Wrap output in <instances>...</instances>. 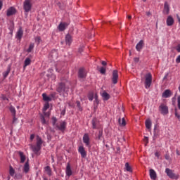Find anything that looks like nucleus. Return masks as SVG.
<instances>
[{
  "label": "nucleus",
  "mask_w": 180,
  "mask_h": 180,
  "mask_svg": "<svg viewBox=\"0 0 180 180\" xmlns=\"http://www.w3.org/2000/svg\"><path fill=\"white\" fill-rule=\"evenodd\" d=\"M36 145H30V147L32 150V151L34 153V154H39V151L41 150V146L43 145V139H41V137H40L39 135L36 137Z\"/></svg>",
  "instance_id": "obj_1"
},
{
  "label": "nucleus",
  "mask_w": 180,
  "mask_h": 180,
  "mask_svg": "<svg viewBox=\"0 0 180 180\" xmlns=\"http://www.w3.org/2000/svg\"><path fill=\"white\" fill-rule=\"evenodd\" d=\"M151 84H153V75L151 73H147L144 77V85L146 89H148L150 86H151Z\"/></svg>",
  "instance_id": "obj_2"
},
{
  "label": "nucleus",
  "mask_w": 180,
  "mask_h": 180,
  "mask_svg": "<svg viewBox=\"0 0 180 180\" xmlns=\"http://www.w3.org/2000/svg\"><path fill=\"white\" fill-rule=\"evenodd\" d=\"M165 172L170 179H178L179 178V174H176L174 173V171L169 168H166Z\"/></svg>",
  "instance_id": "obj_3"
},
{
  "label": "nucleus",
  "mask_w": 180,
  "mask_h": 180,
  "mask_svg": "<svg viewBox=\"0 0 180 180\" xmlns=\"http://www.w3.org/2000/svg\"><path fill=\"white\" fill-rule=\"evenodd\" d=\"M23 8L26 13L30 12L32 11V1L25 0L23 3Z\"/></svg>",
  "instance_id": "obj_4"
},
{
  "label": "nucleus",
  "mask_w": 180,
  "mask_h": 180,
  "mask_svg": "<svg viewBox=\"0 0 180 180\" xmlns=\"http://www.w3.org/2000/svg\"><path fill=\"white\" fill-rule=\"evenodd\" d=\"M118 80H119V73H118L117 70H113L112 76V84H114V85H116V84H117Z\"/></svg>",
  "instance_id": "obj_5"
},
{
  "label": "nucleus",
  "mask_w": 180,
  "mask_h": 180,
  "mask_svg": "<svg viewBox=\"0 0 180 180\" xmlns=\"http://www.w3.org/2000/svg\"><path fill=\"white\" fill-rule=\"evenodd\" d=\"M159 110L162 115H168V106L164 103L159 106Z\"/></svg>",
  "instance_id": "obj_6"
},
{
  "label": "nucleus",
  "mask_w": 180,
  "mask_h": 180,
  "mask_svg": "<svg viewBox=\"0 0 180 180\" xmlns=\"http://www.w3.org/2000/svg\"><path fill=\"white\" fill-rule=\"evenodd\" d=\"M58 130L64 133L65 131V129H67V122L65 121H62L57 125Z\"/></svg>",
  "instance_id": "obj_7"
},
{
  "label": "nucleus",
  "mask_w": 180,
  "mask_h": 180,
  "mask_svg": "<svg viewBox=\"0 0 180 180\" xmlns=\"http://www.w3.org/2000/svg\"><path fill=\"white\" fill-rule=\"evenodd\" d=\"M56 91L59 94L65 92V83H59L56 88Z\"/></svg>",
  "instance_id": "obj_8"
},
{
  "label": "nucleus",
  "mask_w": 180,
  "mask_h": 180,
  "mask_svg": "<svg viewBox=\"0 0 180 180\" xmlns=\"http://www.w3.org/2000/svg\"><path fill=\"white\" fill-rule=\"evenodd\" d=\"M78 151L81 155L82 158H85V157H86V151L85 150V148H84V146H79Z\"/></svg>",
  "instance_id": "obj_9"
},
{
  "label": "nucleus",
  "mask_w": 180,
  "mask_h": 180,
  "mask_svg": "<svg viewBox=\"0 0 180 180\" xmlns=\"http://www.w3.org/2000/svg\"><path fill=\"white\" fill-rule=\"evenodd\" d=\"M68 24L67 22H60L58 26V29L59 32H64V30L67 28Z\"/></svg>",
  "instance_id": "obj_10"
},
{
  "label": "nucleus",
  "mask_w": 180,
  "mask_h": 180,
  "mask_svg": "<svg viewBox=\"0 0 180 180\" xmlns=\"http://www.w3.org/2000/svg\"><path fill=\"white\" fill-rule=\"evenodd\" d=\"M78 76L79 78H85L86 77V70L84 68H80L78 72Z\"/></svg>",
  "instance_id": "obj_11"
},
{
  "label": "nucleus",
  "mask_w": 180,
  "mask_h": 180,
  "mask_svg": "<svg viewBox=\"0 0 180 180\" xmlns=\"http://www.w3.org/2000/svg\"><path fill=\"white\" fill-rule=\"evenodd\" d=\"M49 108H50V104L49 103H46L44 105L43 113H44V116H47V117H49V116H50V112H46L47 109H49Z\"/></svg>",
  "instance_id": "obj_12"
},
{
  "label": "nucleus",
  "mask_w": 180,
  "mask_h": 180,
  "mask_svg": "<svg viewBox=\"0 0 180 180\" xmlns=\"http://www.w3.org/2000/svg\"><path fill=\"white\" fill-rule=\"evenodd\" d=\"M15 37L16 39H18V40H20L22 37H23V30L22 29V27H20L18 30Z\"/></svg>",
  "instance_id": "obj_13"
},
{
  "label": "nucleus",
  "mask_w": 180,
  "mask_h": 180,
  "mask_svg": "<svg viewBox=\"0 0 180 180\" xmlns=\"http://www.w3.org/2000/svg\"><path fill=\"white\" fill-rule=\"evenodd\" d=\"M172 95V91L169 89H166L162 94V98H169Z\"/></svg>",
  "instance_id": "obj_14"
},
{
  "label": "nucleus",
  "mask_w": 180,
  "mask_h": 180,
  "mask_svg": "<svg viewBox=\"0 0 180 180\" xmlns=\"http://www.w3.org/2000/svg\"><path fill=\"white\" fill-rule=\"evenodd\" d=\"M101 96L103 99V101H109L110 99V95L106 92V91H103L101 93Z\"/></svg>",
  "instance_id": "obj_15"
},
{
  "label": "nucleus",
  "mask_w": 180,
  "mask_h": 180,
  "mask_svg": "<svg viewBox=\"0 0 180 180\" xmlns=\"http://www.w3.org/2000/svg\"><path fill=\"white\" fill-rule=\"evenodd\" d=\"M65 174L67 176H71L72 175V170L71 169V166L70 165V163L67 165Z\"/></svg>",
  "instance_id": "obj_16"
},
{
  "label": "nucleus",
  "mask_w": 180,
  "mask_h": 180,
  "mask_svg": "<svg viewBox=\"0 0 180 180\" xmlns=\"http://www.w3.org/2000/svg\"><path fill=\"white\" fill-rule=\"evenodd\" d=\"M149 174H150V179L153 180H155L157 179V173L155 172V171L153 169H150L149 170Z\"/></svg>",
  "instance_id": "obj_17"
},
{
  "label": "nucleus",
  "mask_w": 180,
  "mask_h": 180,
  "mask_svg": "<svg viewBox=\"0 0 180 180\" xmlns=\"http://www.w3.org/2000/svg\"><path fill=\"white\" fill-rule=\"evenodd\" d=\"M163 13L165 15H168L169 13V4H168V2L165 3Z\"/></svg>",
  "instance_id": "obj_18"
},
{
  "label": "nucleus",
  "mask_w": 180,
  "mask_h": 180,
  "mask_svg": "<svg viewBox=\"0 0 180 180\" xmlns=\"http://www.w3.org/2000/svg\"><path fill=\"white\" fill-rule=\"evenodd\" d=\"M16 13V9L13 7H11L7 11V16H12V15H15Z\"/></svg>",
  "instance_id": "obj_19"
},
{
  "label": "nucleus",
  "mask_w": 180,
  "mask_h": 180,
  "mask_svg": "<svg viewBox=\"0 0 180 180\" xmlns=\"http://www.w3.org/2000/svg\"><path fill=\"white\" fill-rule=\"evenodd\" d=\"M143 46H144V41L141 40L136 46V49L137 51H141V49H143Z\"/></svg>",
  "instance_id": "obj_20"
},
{
  "label": "nucleus",
  "mask_w": 180,
  "mask_h": 180,
  "mask_svg": "<svg viewBox=\"0 0 180 180\" xmlns=\"http://www.w3.org/2000/svg\"><path fill=\"white\" fill-rule=\"evenodd\" d=\"M83 143H84L86 146H89V135H88V134H84L83 136Z\"/></svg>",
  "instance_id": "obj_21"
},
{
  "label": "nucleus",
  "mask_w": 180,
  "mask_h": 180,
  "mask_svg": "<svg viewBox=\"0 0 180 180\" xmlns=\"http://www.w3.org/2000/svg\"><path fill=\"white\" fill-rule=\"evenodd\" d=\"M65 43L68 44V46H71V43H72V37L70 34H67L65 37Z\"/></svg>",
  "instance_id": "obj_22"
},
{
  "label": "nucleus",
  "mask_w": 180,
  "mask_h": 180,
  "mask_svg": "<svg viewBox=\"0 0 180 180\" xmlns=\"http://www.w3.org/2000/svg\"><path fill=\"white\" fill-rule=\"evenodd\" d=\"M166 22H167V26H172V25H174V18H172V16L169 15L167 17Z\"/></svg>",
  "instance_id": "obj_23"
},
{
  "label": "nucleus",
  "mask_w": 180,
  "mask_h": 180,
  "mask_svg": "<svg viewBox=\"0 0 180 180\" xmlns=\"http://www.w3.org/2000/svg\"><path fill=\"white\" fill-rule=\"evenodd\" d=\"M42 98H43V101H44V102H46L49 103V102H51V97L47 96V94L46 93L42 94Z\"/></svg>",
  "instance_id": "obj_24"
},
{
  "label": "nucleus",
  "mask_w": 180,
  "mask_h": 180,
  "mask_svg": "<svg viewBox=\"0 0 180 180\" xmlns=\"http://www.w3.org/2000/svg\"><path fill=\"white\" fill-rule=\"evenodd\" d=\"M18 154L20 158V162H21V164H23V162H25V161H26V155H25V154L22 151L18 152Z\"/></svg>",
  "instance_id": "obj_25"
},
{
  "label": "nucleus",
  "mask_w": 180,
  "mask_h": 180,
  "mask_svg": "<svg viewBox=\"0 0 180 180\" xmlns=\"http://www.w3.org/2000/svg\"><path fill=\"white\" fill-rule=\"evenodd\" d=\"M31 63H32V60L30 58H27L24 62V66H23L24 70L26 69L27 65H30Z\"/></svg>",
  "instance_id": "obj_26"
},
{
  "label": "nucleus",
  "mask_w": 180,
  "mask_h": 180,
  "mask_svg": "<svg viewBox=\"0 0 180 180\" xmlns=\"http://www.w3.org/2000/svg\"><path fill=\"white\" fill-rule=\"evenodd\" d=\"M146 127L148 130H151V120L148 119L145 122Z\"/></svg>",
  "instance_id": "obj_27"
},
{
  "label": "nucleus",
  "mask_w": 180,
  "mask_h": 180,
  "mask_svg": "<svg viewBox=\"0 0 180 180\" xmlns=\"http://www.w3.org/2000/svg\"><path fill=\"white\" fill-rule=\"evenodd\" d=\"M30 170V167L29 166V162H25L24 167H23V171L25 172V174H27L29 171Z\"/></svg>",
  "instance_id": "obj_28"
},
{
  "label": "nucleus",
  "mask_w": 180,
  "mask_h": 180,
  "mask_svg": "<svg viewBox=\"0 0 180 180\" xmlns=\"http://www.w3.org/2000/svg\"><path fill=\"white\" fill-rule=\"evenodd\" d=\"M9 174L11 176H15V169L11 165L9 166Z\"/></svg>",
  "instance_id": "obj_29"
},
{
  "label": "nucleus",
  "mask_w": 180,
  "mask_h": 180,
  "mask_svg": "<svg viewBox=\"0 0 180 180\" xmlns=\"http://www.w3.org/2000/svg\"><path fill=\"white\" fill-rule=\"evenodd\" d=\"M45 171L46 172L47 175L51 176V168L49 166H46L44 168Z\"/></svg>",
  "instance_id": "obj_30"
},
{
  "label": "nucleus",
  "mask_w": 180,
  "mask_h": 180,
  "mask_svg": "<svg viewBox=\"0 0 180 180\" xmlns=\"http://www.w3.org/2000/svg\"><path fill=\"white\" fill-rule=\"evenodd\" d=\"M118 122L120 125L122 127L126 126V120H124V118H122V120L119 119Z\"/></svg>",
  "instance_id": "obj_31"
},
{
  "label": "nucleus",
  "mask_w": 180,
  "mask_h": 180,
  "mask_svg": "<svg viewBox=\"0 0 180 180\" xmlns=\"http://www.w3.org/2000/svg\"><path fill=\"white\" fill-rule=\"evenodd\" d=\"M125 169L128 172H132L131 167H130V165H129V162L125 163Z\"/></svg>",
  "instance_id": "obj_32"
},
{
  "label": "nucleus",
  "mask_w": 180,
  "mask_h": 180,
  "mask_svg": "<svg viewBox=\"0 0 180 180\" xmlns=\"http://www.w3.org/2000/svg\"><path fill=\"white\" fill-rule=\"evenodd\" d=\"M9 72H11V68H8L7 70L3 73L4 77L6 78L9 75Z\"/></svg>",
  "instance_id": "obj_33"
},
{
  "label": "nucleus",
  "mask_w": 180,
  "mask_h": 180,
  "mask_svg": "<svg viewBox=\"0 0 180 180\" xmlns=\"http://www.w3.org/2000/svg\"><path fill=\"white\" fill-rule=\"evenodd\" d=\"M34 49V44H30L28 49L27 50V53H32V50Z\"/></svg>",
  "instance_id": "obj_34"
},
{
  "label": "nucleus",
  "mask_w": 180,
  "mask_h": 180,
  "mask_svg": "<svg viewBox=\"0 0 180 180\" xmlns=\"http://www.w3.org/2000/svg\"><path fill=\"white\" fill-rule=\"evenodd\" d=\"M41 41V38L40 37H35V43H37L38 46L40 44Z\"/></svg>",
  "instance_id": "obj_35"
},
{
  "label": "nucleus",
  "mask_w": 180,
  "mask_h": 180,
  "mask_svg": "<svg viewBox=\"0 0 180 180\" xmlns=\"http://www.w3.org/2000/svg\"><path fill=\"white\" fill-rule=\"evenodd\" d=\"M101 74H106V68L101 67L99 70Z\"/></svg>",
  "instance_id": "obj_36"
},
{
  "label": "nucleus",
  "mask_w": 180,
  "mask_h": 180,
  "mask_svg": "<svg viewBox=\"0 0 180 180\" xmlns=\"http://www.w3.org/2000/svg\"><path fill=\"white\" fill-rule=\"evenodd\" d=\"M88 98H89V101H94V93L93 92H91L88 95Z\"/></svg>",
  "instance_id": "obj_37"
},
{
  "label": "nucleus",
  "mask_w": 180,
  "mask_h": 180,
  "mask_svg": "<svg viewBox=\"0 0 180 180\" xmlns=\"http://www.w3.org/2000/svg\"><path fill=\"white\" fill-rule=\"evenodd\" d=\"M41 120L42 124H47V121H46L44 116L43 115L41 116Z\"/></svg>",
  "instance_id": "obj_38"
},
{
  "label": "nucleus",
  "mask_w": 180,
  "mask_h": 180,
  "mask_svg": "<svg viewBox=\"0 0 180 180\" xmlns=\"http://www.w3.org/2000/svg\"><path fill=\"white\" fill-rule=\"evenodd\" d=\"M175 116H176V117H177V119H180V113L179 112H178V110L176 108L175 110Z\"/></svg>",
  "instance_id": "obj_39"
},
{
  "label": "nucleus",
  "mask_w": 180,
  "mask_h": 180,
  "mask_svg": "<svg viewBox=\"0 0 180 180\" xmlns=\"http://www.w3.org/2000/svg\"><path fill=\"white\" fill-rule=\"evenodd\" d=\"M10 110H11V113H13V115L16 114V110H15V108L11 107Z\"/></svg>",
  "instance_id": "obj_40"
},
{
  "label": "nucleus",
  "mask_w": 180,
  "mask_h": 180,
  "mask_svg": "<svg viewBox=\"0 0 180 180\" xmlns=\"http://www.w3.org/2000/svg\"><path fill=\"white\" fill-rule=\"evenodd\" d=\"M14 25L13 22H11V25L9 26L8 29L11 32H13Z\"/></svg>",
  "instance_id": "obj_41"
},
{
  "label": "nucleus",
  "mask_w": 180,
  "mask_h": 180,
  "mask_svg": "<svg viewBox=\"0 0 180 180\" xmlns=\"http://www.w3.org/2000/svg\"><path fill=\"white\" fill-rule=\"evenodd\" d=\"M143 141L146 143L145 146H147V144H148V137L145 136L143 139Z\"/></svg>",
  "instance_id": "obj_42"
},
{
  "label": "nucleus",
  "mask_w": 180,
  "mask_h": 180,
  "mask_svg": "<svg viewBox=\"0 0 180 180\" xmlns=\"http://www.w3.org/2000/svg\"><path fill=\"white\" fill-rule=\"evenodd\" d=\"M176 63L177 64H179V63H180V55L179 56H177V58H176Z\"/></svg>",
  "instance_id": "obj_43"
},
{
  "label": "nucleus",
  "mask_w": 180,
  "mask_h": 180,
  "mask_svg": "<svg viewBox=\"0 0 180 180\" xmlns=\"http://www.w3.org/2000/svg\"><path fill=\"white\" fill-rule=\"evenodd\" d=\"M30 140L32 141V140H34V134H32L30 135Z\"/></svg>",
  "instance_id": "obj_44"
},
{
  "label": "nucleus",
  "mask_w": 180,
  "mask_h": 180,
  "mask_svg": "<svg viewBox=\"0 0 180 180\" xmlns=\"http://www.w3.org/2000/svg\"><path fill=\"white\" fill-rule=\"evenodd\" d=\"M176 50L178 53H180V44L177 45V46L176 47Z\"/></svg>",
  "instance_id": "obj_45"
},
{
  "label": "nucleus",
  "mask_w": 180,
  "mask_h": 180,
  "mask_svg": "<svg viewBox=\"0 0 180 180\" xmlns=\"http://www.w3.org/2000/svg\"><path fill=\"white\" fill-rule=\"evenodd\" d=\"M92 125H93V129H96V124L95 123V121H92Z\"/></svg>",
  "instance_id": "obj_46"
},
{
  "label": "nucleus",
  "mask_w": 180,
  "mask_h": 180,
  "mask_svg": "<svg viewBox=\"0 0 180 180\" xmlns=\"http://www.w3.org/2000/svg\"><path fill=\"white\" fill-rule=\"evenodd\" d=\"M103 132L102 131H98V139H101V137H102Z\"/></svg>",
  "instance_id": "obj_47"
},
{
  "label": "nucleus",
  "mask_w": 180,
  "mask_h": 180,
  "mask_svg": "<svg viewBox=\"0 0 180 180\" xmlns=\"http://www.w3.org/2000/svg\"><path fill=\"white\" fill-rule=\"evenodd\" d=\"M155 157H157V158H160V154L158 152H155Z\"/></svg>",
  "instance_id": "obj_48"
},
{
  "label": "nucleus",
  "mask_w": 180,
  "mask_h": 180,
  "mask_svg": "<svg viewBox=\"0 0 180 180\" xmlns=\"http://www.w3.org/2000/svg\"><path fill=\"white\" fill-rule=\"evenodd\" d=\"M52 120H53V125L56 124V122H57V118L53 117V118H52Z\"/></svg>",
  "instance_id": "obj_49"
},
{
  "label": "nucleus",
  "mask_w": 180,
  "mask_h": 180,
  "mask_svg": "<svg viewBox=\"0 0 180 180\" xmlns=\"http://www.w3.org/2000/svg\"><path fill=\"white\" fill-rule=\"evenodd\" d=\"M94 98L96 99V102L98 103V94H95V96H94Z\"/></svg>",
  "instance_id": "obj_50"
},
{
  "label": "nucleus",
  "mask_w": 180,
  "mask_h": 180,
  "mask_svg": "<svg viewBox=\"0 0 180 180\" xmlns=\"http://www.w3.org/2000/svg\"><path fill=\"white\" fill-rule=\"evenodd\" d=\"M83 50H84V47L79 48V53H82Z\"/></svg>",
  "instance_id": "obj_51"
},
{
  "label": "nucleus",
  "mask_w": 180,
  "mask_h": 180,
  "mask_svg": "<svg viewBox=\"0 0 180 180\" xmlns=\"http://www.w3.org/2000/svg\"><path fill=\"white\" fill-rule=\"evenodd\" d=\"M2 5H3L2 1H0V11L2 9Z\"/></svg>",
  "instance_id": "obj_52"
},
{
  "label": "nucleus",
  "mask_w": 180,
  "mask_h": 180,
  "mask_svg": "<svg viewBox=\"0 0 180 180\" xmlns=\"http://www.w3.org/2000/svg\"><path fill=\"white\" fill-rule=\"evenodd\" d=\"M77 105L79 108V106H81V103L79 101H77Z\"/></svg>",
  "instance_id": "obj_53"
},
{
  "label": "nucleus",
  "mask_w": 180,
  "mask_h": 180,
  "mask_svg": "<svg viewBox=\"0 0 180 180\" xmlns=\"http://www.w3.org/2000/svg\"><path fill=\"white\" fill-rule=\"evenodd\" d=\"M101 64H102V65H106L107 63H106V62H105V61H102V62H101Z\"/></svg>",
  "instance_id": "obj_54"
},
{
  "label": "nucleus",
  "mask_w": 180,
  "mask_h": 180,
  "mask_svg": "<svg viewBox=\"0 0 180 180\" xmlns=\"http://www.w3.org/2000/svg\"><path fill=\"white\" fill-rule=\"evenodd\" d=\"M176 18H177V19H178V20H179V23H180V18H179V15H176Z\"/></svg>",
  "instance_id": "obj_55"
},
{
  "label": "nucleus",
  "mask_w": 180,
  "mask_h": 180,
  "mask_svg": "<svg viewBox=\"0 0 180 180\" xmlns=\"http://www.w3.org/2000/svg\"><path fill=\"white\" fill-rule=\"evenodd\" d=\"M134 61H136V62L139 61V58H135Z\"/></svg>",
  "instance_id": "obj_56"
},
{
  "label": "nucleus",
  "mask_w": 180,
  "mask_h": 180,
  "mask_svg": "<svg viewBox=\"0 0 180 180\" xmlns=\"http://www.w3.org/2000/svg\"><path fill=\"white\" fill-rule=\"evenodd\" d=\"M128 19H131V15H129Z\"/></svg>",
  "instance_id": "obj_57"
},
{
  "label": "nucleus",
  "mask_w": 180,
  "mask_h": 180,
  "mask_svg": "<svg viewBox=\"0 0 180 180\" xmlns=\"http://www.w3.org/2000/svg\"><path fill=\"white\" fill-rule=\"evenodd\" d=\"M3 99L6 100V97H4V98H3Z\"/></svg>",
  "instance_id": "obj_58"
},
{
  "label": "nucleus",
  "mask_w": 180,
  "mask_h": 180,
  "mask_svg": "<svg viewBox=\"0 0 180 180\" xmlns=\"http://www.w3.org/2000/svg\"><path fill=\"white\" fill-rule=\"evenodd\" d=\"M143 2H146V1H147V0H143Z\"/></svg>",
  "instance_id": "obj_59"
},
{
  "label": "nucleus",
  "mask_w": 180,
  "mask_h": 180,
  "mask_svg": "<svg viewBox=\"0 0 180 180\" xmlns=\"http://www.w3.org/2000/svg\"><path fill=\"white\" fill-rule=\"evenodd\" d=\"M44 180H47V179H46V178H44Z\"/></svg>",
  "instance_id": "obj_60"
},
{
  "label": "nucleus",
  "mask_w": 180,
  "mask_h": 180,
  "mask_svg": "<svg viewBox=\"0 0 180 180\" xmlns=\"http://www.w3.org/2000/svg\"><path fill=\"white\" fill-rule=\"evenodd\" d=\"M8 179H11V177L8 176Z\"/></svg>",
  "instance_id": "obj_61"
}]
</instances>
